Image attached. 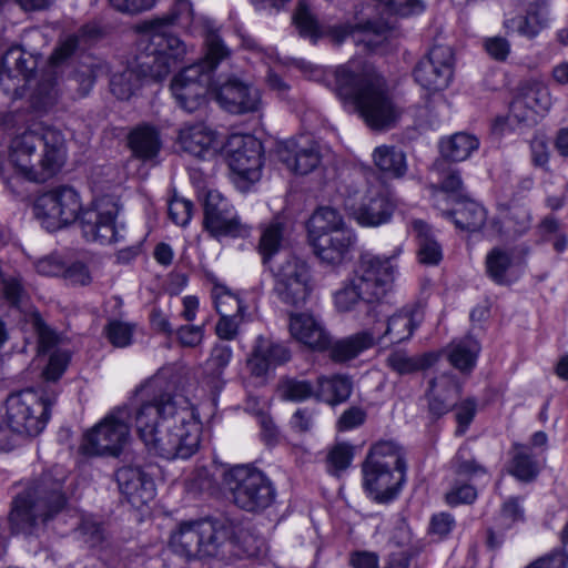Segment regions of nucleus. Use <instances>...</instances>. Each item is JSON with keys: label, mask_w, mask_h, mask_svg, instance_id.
<instances>
[{"label": "nucleus", "mask_w": 568, "mask_h": 568, "mask_svg": "<svg viewBox=\"0 0 568 568\" xmlns=\"http://www.w3.org/2000/svg\"><path fill=\"white\" fill-rule=\"evenodd\" d=\"M169 388L170 383L162 373L140 386L134 426L149 454L166 460L187 459L200 447L201 416L187 396Z\"/></svg>", "instance_id": "f257e3e1"}, {"label": "nucleus", "mask_w": 568, "mask_h": 568, "mask_svg": "<svg viewBox=\"0 0 568 568\" xmlns=\"http://www.w3.org/2000/svg\"><path fill=\"white\" fill-rule=\"evenodd\" d=\"M173 28L183 29L192 36L204 32L205 38L209 33L217 34L206 21L195 16L191 0H174L169 12L135 26L139 48L145 51L144 60L139 63L145 77L161 81L185 57L187 47L172 34Z\"/></svg>", "instance_id": "f03ea898"}, {"label": "nucleus", "mask_w": 568, "mask_h": 568, "mask_svg": "<svg viewBox=\"0 0 568 568\" xmlns=\"http://www.w3.org/2000/svg\"><path fill=\"white\" fill-rule=\"evenodd\" d=\"M334 75L337 94L355 106L371 129L385 130L395 124L400 110L374 67L349 61L338 67Z\"/></svg>", "instance_id": "7ed1b4c3"}, {"label": "nucleus", "mask_w": 568, "mask_h": 568, "mask_svg": "<svg viewBox=\"0 0 568 568\" xmlns=\"http://www.w3.org/2000/svg\"><path fill=\"white\" fill-rule=\"evenodd\" d=\"M64 160L63 134L43 123L16 134L8 146V161L14 172L33 182H43L54 175Z\"/></svg>", "instance_id": "20e7f679"}, {"label": "nucleus", "mask_w": 568, "mask_h": 568, "mask_svg": "<svg viewBox=\"0 0 568 568\" xmlns=\"http://www.w3.org/2000/svg\"><path fill=\"white\" fill-rule=\"evenodd\" d=\"M402 252V246H396L385 254H363L353 275L334 293L337 311L346 313L359 303L379 302L393 287Z\"/></svg>", "instance_id": "39448f33"}, {"label": "nucleus", "mask_w": 568, "mask_h": 568, "mask_svg": "<svg viewBox=\"0 0 568 568\" xmlns=\"http://www.w3.org/2000/svg\"><path fill=\"white\" fill-rule=\"evenodd\" d=\"M234 534L227 517L183 520L171 531L169 549L184 565L205 561L219 557Z\"/></svg>", "instance_id": "423d86ee"}, {"label": "nucleus", "mask_w": 568, "mask_h": 568, "mask_svg": "<svg viewBox=\"0 0 568 568\" xmlns=\"http://www.w3.org/2000/svg\"><path fill=\"white\" fill-rule=\"evenodd\" d=\"M114 172L111 168H97L90 175L93 199L81 216L83 236L90 242L114 244L124 239V225L118 217L121 211L119 197L111 190Z\"/></svg>", "instance_id": "0eeeda50"}, {"label": "nucleus", "mask_w": 568, "mask_h": 568, "mask_svg": "<svg viewBox=\"0 0 568 568\" xmlns=\"http://www.w3.org/2000/svg\"><path fill=\"white\" fill-rule=\"evenodd\" d=\"M54 396L42 397L32 388L11 394L0 408V450H11L20 436H37L50 417Z\"/></svg>", "instance_id": "6e6552de"}, {"label": "nucleus", "mask_w": 568, "mask_h": 568, "mask_svg": "<svg viewBox=\"0 0 568 568\" xmlns=\"http://www.w3.org/2000/svg\"><path fill=\"white\" fill-rule=\"evenodd\" d=\"M54 473L59 477L45 473L14 499L9 517L14 531L31 532L39 523H45L64 507V477L59 469Z\"/></svg>", "instance_id": "1a4fd4ad"}, {"label": "nucleus", "mask_w": 568, "mask_h": 568, "mask_svg": "<svg viewBox=\"0 0 568 568\" xmlns=\"http://www.w3.org/2000/svg\"><path fill=\"white\" fill-rule=\"evenodd\" d=\"M229 54L230 51L220 36L209 33L204 59L184 68L172 81V94L182 109L193 112L204 103L206 93H212L214 87L211 82L212 72Z\"/></svg>", "instance_id": "9d476101"}, {"label": "nucleus", "mask_w": 568, "mask_h": 568, "mask_svg": "<svg viewBox=\"0 0 568 568\" xmlns=\"http://www.w3.org/2000/svg\"><path fill=\"white\" fill-rule=\"evenodd\" d=\"M364 487L378 504L392 501L405 479V465L398 446L384 440L375 444L363 464Z\"/></svg>", "instance_id": "9b49d317"}, {"label": "nucleus", "mask_w": 568, "mask_h": 568, "mask_svg": "<svg viewBox=\"0 0 568 568\" xmlns=\"http://www.w3.org/2000/svg\"><path fill=\"white\" fill-rule=\"evenodd\" d=\"M294 23L303 37H308L316 41L320 38L327 37L335 43L343 42L347 37H352L356 43H363L369 49L375 48L385 38L390 29L388 23H373L352 26L349 23H339L334 26H321L313 16L310 7L305 2H300L295 14Z\"/></svg>", "instance_id": "f8f14e48"}, {"label": "nucleus", "mask_w": 568, "mask_h": 568, "mask_svg": "<svg viewBox=\"0 0 568 568\" xmlns=\"http://www.w3.org/2000/svg\"><path fill=\"white\" fill-rule=\"evenodd\" d=\"M552 106V97L547 83L540 79L521 82L514 97L507 116L496 121L500 132L515 131L537 124Z\"/></svg>", "instance_id": "ddd939ff"}, {"label": "nucleus", "mask_w": 568, "mask_h": 568, "mask_svg": "<svg viewBox=\"0 0 568 568\" xmlns=\"http://www.w3.org/2000/svg\"><path fill=\"white\" fill-rule=\"evenodd\" d=\"M224 481L233 503L245 511H263L274 501L275 489L271 480L254 467L234 466L226 471Z\"/></svg>", "instance_id": "4468645a"}, {"label": "nucleus", "mask_w": 568, "mask_h": 568, "mask_svg": "<svg viewBox=\"0 0 568 568\" xmlns=\"http://www.w3.org/2000/svg\"><path fill=\"white\" fill-rule=\"evenodd\" d=\"M345 206L359 225L377 227L390 221L396 201L383 184L365 182L349 190Z\"/></svg>", "instance_id": "2eb2a0df"}, {"label": "nucleus", "mask_w": 568, "mask_h": 568, "mask_svg": "<svg viewBox=\"0 0 568 568\" xmlns=\"http://www.w3.org/2000/svg\"><path fill=\"white\" fill-rule=\"evenodd\" d=\"M33 211L42 227L53 232L81 220L84 210L78 191L71 186H58L39 195Z\"/></svg>", "instance_id": "dca6fc26"}, {"label": "nucleus", "mask_w": 568, "mask_h": 568, "mask_svg": "<svg viewBox=\"0 0 568 568\" xmlns=\"http://www.w3.org/2000/svg\"><path fill=\"white\" fill-rule=\"evenodd\" d=\"M126 417L125 408H118L106 415L84 434L81 453L88 456H118L131 438Z\"/></svg>", "instance_id": "f3484780"}, {"label": "nucleus", "mask_w": 568, "mask_h": 568, "mask_svg": "<svg viewBox=\"0 0 568 568\" xmlns=\"http://www.w3.org/2000/svg\"><path fill=\"white\" fill-rule=\"evenodd\" d=\"M274 292L278 300L293 307L306 304L314 288L310 265L302 258L290 255L273 268Z\"/></svg>", "instance_id": "a211bd4d"}, {"label": "nucleus", "mask_w": 568, "mask_h": 568, "mask_svg": "<svg viewBox=\"0 0 568 568\" xmlns=\"http://www.w3.org/2000/svg\"><path fill=\"white\" fill-rule=\"evenodd\" d=\"M224 156L242 189L257 182L262 175V145L252 135L232 134L226 139Z\"/></svg>", "instance_id": "6ab92c4d"}, {"label": "nucleus", "mask_w": 568, "mask_h": 568, "mask_svg": "<svg viewBox=\"0 0 568 568\" xmlns=\"http://www.w3.org/2000/svg\"><path fill=\"white\" fill-rule=\"evenodd\" d=\"M455 58L449 45L435 44L414 70L415 81L427 92L446 90L454 77Z\"/></svg>", "instance_id": "aec40b11"}, {"label": "nucleus", "mask_w": 568, "mask_h": 568, "mask_svg": "<svg viewBox=\"0 0 568 568\" xmlns=\"http://www.w3.org/2000/svg\"><path fill=\"white\" fill-rule=\"evenodd\" d=\"M212 94L219 105L232 114L255 113L262 109V92L252 82L230 77L214 83Z\"/></svg>", "instance_id": "412c9836"}, {"label": "nucleus", "mask_w": 568, "mask_h": 568, "mask_svg": "<svg viewBox=\"0 0 568 568\" xmlns=\"http://www.w3.org/2000/svg\"><path fill=\"white\" fill-rule=\"evenodd\" d=\"M181 151L202 161H213L224 154L226 139L203 122L184 123L178 132Z\"/></svg>", "instance_id": "4be33fe9"}, {"label": "nucleus", "mask_w": 568, "mask_h": 568, "mask_svg": "<svg viewBox=\"0 0 568 568\" xmlns=\"http://www.w3.org/2000/svg\"><path fill=\"white\" fill-rule=\"evenodd\" d=\"M204 226L215 239L244 236L247 229L230 201L217 190H209L204 199Z\"/></svg>", "instance_id": "5701e85b"}, {"label": "nucleus", "mask_w": 568, "mask_h": 568, "mask_svg": "<svg viewBox=\"0 0 568 568\" xmlns=\"http://www.w3.org/2000/svg\"><path fill=\"white\" fill-rule=\"evenodd\" d=\"M443 217L452 221L456 229L466 232H483L487 237H495L503 233L501 224L498 220L487 221L485 207L476 201L462 199L447 206L446 213H440Z\"/></svg>", "instance_id": "b1692460"}, {"label": "nucleus", "mask_w": 568, "mask_h": 568, "mask_svg": "<svg viewBox=\"0 0 568 568\" xmlns=\"http://www.w3.org/2000/svg\"><path fill=\"white\" fill-rule=\"evenodd\" d=\"M277 154L288 171L302 175L315 170L322 158L318 144L310 136L285 141L280 145Z\"/></svg>", "instance_id": "393cba45"}, {"label": "nucleus", "mask_w": 568, "mask_h": 568, "mask_svg": "<svg viewBox=\"0 0 568 568\" xmlns=\"http://www.w3.org/2000/svg\"><path fill=\"white\" fill-rule=\"evenodd\" d=\"M420 322L419 312L415 307H405L384 322H377L371 328L377 343L398 344L407 341Z\"/></svg>", "instance_id": "a878e982"}, {"label": "nucleus", "mask_w": 568, "mask_h": 568, "mask_svg": "<svg viewBox=\"0 0 568 568\" xmlns=\"http://www.w3.org/2000/svg\"><path fill=\"white\" fill-rule=\"evenodd\" d=\"M116 481L122 496L135 508L146 505L155 497L153 479L140 467L120 468L116 471Z\"/></svg>", "instance_id": "bb28decb"}, {"label": "nucleus", "mask_w": 568, "mask_h": 568, "mask_svg": "<svg viewBox=\"0 0 568 568\" xmlns=\"http://www.w3.org/2000/svg\"><path fill=\"white\" fill-rule=\"evenodd\" d=\"M288 359L290 351L284 345L258 336L247 358V366L252 375L265 377L273 368Z\"/></svg>", "instance_id": "cd10ccee"}, {"label": "nucleus", "mask_w": 568, "mask_h": 568, "mask_svg": "<svg viewBox=\"0 0 568 568\" xmlns=\"http://www.w3.org/2000/svg\"><path fill=\"white\" fill-rule=\"evenodd\" d=\"M288 328L295 341L310 348L324 349L329 344L322 322L311 313H291Z\"/></svg>", "instance_id": "c85d7f7f"}, {"label": "nucleus", "mask_w": 568, "mask_h": 568, "mask_svg": "<svg viewBox=\"0 0 568 568\" xmlns=\"http://www.w3.org/2000/svg\"><path fill=\"white\" fill-rule=\"evenodd\" d=\"M356 242V235L353 230L327 235L322 240L311 243L315 255L323 264L329 266L342 265L349 255L353 245Z\"/></svg>", "instance_id": "c756f323"}, {"label": "nucleus", "mask_w": 568, "mask_h": 568, "mask_svg": "<svg viewBox=\"0 0 568 568\" xmlns=\"http://www.w3.org/2000/svg\"><path fill=\"white\" fill-rule=\"evenodd\" d=\"M435 170L439 174V186H432V200L434 206L440 212L446 213L447 206H450L455 201L462 200L459 191L463 186V181L459 171L456 169H445V163L438 161L435 163Z\"/></svg>", "instance_id": "7c9ffc66"}, {"label": "nucleus", "mask_w": 568, "mask_h": 568, "mask_svg": "<svg viewBox=\"0 0 568 568\" xmlns=\"http://www.w3.org/2000/svg\"><path fill=\"white\" fill-rule=\"evenodd\" d=\"M351 230L342 214L337 210L328 206L317 209L307 223L310 244L327 235H336L337 233H344V231Z\"/></svg>", "instance_id": "2f4dec72"}, {"label": "nucleus", "mask_w": 568, "mask_h": 568, "mask_svg": "<svg viewBox=\"0 0 568 568\" xmlns=\"http://www.w3.org/2000/svg\"><path fill=\"white\" fill-rule=\"evenodd\" d=\"M377 170L388 179H402L408 170L405 152L395 145H378L372 153Z\"/></svg>", "instance_id": "473e14b6"}, {"label": "nucleus", "mask_w": 568, "mask_h": 568, "mask_svg": "<svg viewBox=\"0 0 568 568\" xmlns=\"http://www.w3.org/2000/svg\"><path fill=\"white\" fill-rule=\"evenodd\" d=\"M37 67L38 58L36 55L27 54L19 47H11L1 59V80L4 75L8 79L21 75L27 83H30Z\"/></svg>", "instance_id": "72a5a7b5"}, {"label": "nucleus", "mask_w": 568, "mask_h": 568, "mask_svg": "<svg viewBox=\"0 0 568 568\" xmlns=\"http://www.w3.org/2000/svg\"><path fill=\"white\" fill-rule=\"evenodd\" d=\"M287 244V230L280 219H273L260 225V239L257 250L263 262L267 263Z\"/></svg>", "instance_id": "f704fd0d"}, {"label": "nucleus", "mask_w": 568, "mask_h": 568, "mask_svg": "<svg viewBox=\"0 0 568 568\" xmlns=\"http://www.w3.org/2000/svg\"><path fill=\"white\" fill-rule=\"evenodd\" d=\"M409 232L417 240L419 262L426 265H437L443 258V250L430 226L422 220H414L409 225Z\"/></svg>", "instance_id": "c9c22d12"}, {"label": "nucleus", "mask_w": 568, "mask_h": 568, "mask_svg": "<svg viewBox=\"0 0 568 568\" xmlns=\"http://www.w3.org/2000/svg\"><path fill=\"white\" fill-rule=\"evenodd\" d=\"M459 385L449 374L440 375L430 383L429 409L436 415L445 414L459 393Z\"/></svg>", "instance_id": "e433bc0d"}, {"label": "nucleus", "mask_w": 568, "mask_h": 568, "mask_svg": "<svg viewBox=\"0 0 568 568\" xmlns=\"http://www.w3.org/2000/svg\"><path fill=\"white\" fill-rule=\"evenodd\" d=\"M376 343V337L371 329L355 333L345 338L338 339L331 347V357L335 362H347Z\"/></svg>", "instance_id": "4c0bfd02"}, {"label": "nucleus", "mask_w": 568, "mask_h": 568, "mask_svg": "<svg viewBox=\"0 0 568 568\" xmlns=\"http://www.w3.org/2000/svg\"><path fill=\"white\" fill-rule=\"evenodd\" d=\"M353 390V382L346 375L322 376L317 379L315 397L337 405L348 399Z\"/></svg>", "instance_id": "58836bf2"}, {"label": "nucleus", "mask_w": 568, "mask_h": 568, "mask_svg": "<svg viewBox=\"0 0 568 568\" xmlns=\"http://www.w3.org/2000/svg\"><path fill=\"white\" fill-rule=\"evenodd\" d=\"M517 264L513 252L501 247L493 248L486 256V271L489 277L498 284L513 281Z\"/></svg>", "instance_id": "ea45409f"}, {"label": "nucleus", "mask_w": 568, "mask_h": 568, "mask_svg": "<svg viewBox=\"0 0 568 568\" xmlns=\"http://www.w3.org/2000/svg\"><path fill=\"white\" fill-rule=\"evenodd\" d=\"M478 146V139L466 132H457L444 138L439 144L442 155L455 162L467 160Z\"/></svg>", "instance_id": "a19ab883"}, {"label": "nucleus", "mask_w": 568, "mask_h": 568, "mask_svg": "<svg viewBox=\"0 0 568 568\" xmlns=\"http://www.w3.org/2000/svg\"><path fill=\"white\" fill-rule=\"evenodd\" d=\"M480 352L479 343L471 336L452 342L448 349L450 364L463 373L473 371Z\"/></svg>", "instance_id": "79ce46f5"}, {"label": "nucleus", "mask_w": 568, "mask_h": 568, "mask_svg": "<svg viewBox=\"0 0 568 568\" xmlns=\"http://www.w3.org/2000/svg\"><path fill=\"white\" fill-rule=\"evenodd\" d=\"M129 145L135 156L149 160L156 156L161 142L158 132L153 128L143 125L130 133Z\"/></svg>", "instance_id": "37998d69"}, {"label": "nucleus", "mask_w": 568, "mask_h": 568, "mask_svg": "<svg viewBox=\"0 0 568 568\" xmlns=\"http://www.w3.org/2000/svg\"><path fill=\"white\" fill-rule=\"evenodd\" d=\"M503 26L507 33L534 39L547 27V19L539 13L529 12L527 16L506 18Z\"/></svg>", "instance_id": "c03bdc74"}, {"label": "nucleus", "mask_w": 568, "mask_h": 568, "mask_svg": "<svg viewBox=\"0 0 568 568\" xmlns=\"http://www.w3.org/2000/svg\"><path fill=\"white\" fill-rule=\"evenodd\" d=\"M539 471L538 464L530 449L523 445L514 447L509 473L519 480H532Z\"/></svg>", "instance_id": "a18cd8bd"}, {"label": "nucleus", "mask_w": 568, "mask_h": 568, "mask_svg": "<svg viewBox=\"0 0 568 568\" xmlns=\"http://www.w3.org/2000/svg\"><path fill=\"white\" fill-rule=\"evenodd\" d=\"M212 300L216 312L220 315L237 314L245 318L246 306L239 295L222 284H214L212 287Z\"/></svg>", "instance_id": "49530a36"}, {"label": "nucleus", "mask_w": 568, "mask_h": 568, "mask_svg": "<svg viewBox=\"0 0 568 568\" xmlns=\"http://www.w3.org/2000/svg\"><path fill=\"white\" fill-rule=\"evenodd\" d=\"M141 85V78L133 69L114 72L110 81L111 92L120 100L130 99Z\"/></svg>", "instance_id": "de8ad7c7"}, {"label": "nucleus", "mask_w": 568, "mask_h": 568, "mask_svg": "<svg viewBox=\"0 0 568 568\" xmlns=\"http://www.w3.org/2000/svg\"><path fill=\"white\" fill-rule=\"evenodd\" d=\"M436 358L437 356L430 353L419 357H409L403 353H394L388 357L387 362L388 365L399 374H408L429 367Z\"/></svg>", "instance_id": "09e8293b"}, {"label": "nucleus", "mask_w": 568, "mask_h": 568, "mask_svg": "<svg viewBox=\"0 0 568 568\" xmlns=\"http://www.w3.org/2000/svg\"><path fill=\"white\" fill-rule=\"evenodd\" d=\"M233 356L232 347L225 344H215L211 351L210 357L205 363V372L212 377L213 382H219L229 366Z\"/></svg>", "instance_id": "8fccbe9b"}, {"label": "nucleus", "mask_w": 568, "mask_h": 568, "mask_svg": "<svg viewBox=\"0 0 568 568\" xmlns=\"http://www.w3.org/2000/svg\"><path fill=\"white\" fill-rule=\"evenodd\" d=\"M354 458V446L347 443H337L327 454V468L331 474L338 475L345 470Z\"/></svg>", "instance_id": "3c124183"}, {"label": "nucleus", "mask_w": 568, "mask_h": 568, "mask_svg": "<svg viewBox=\"0 0 568 568\" xmlns=\"http://www.w3.org/2000/svg\"><path fill=\"white\" fill-rule=\"evenodd\" d=\"M57 98L58 90L55 89L52 79L43 80L33 90L30 97L31 106L36 111H47L55 103Z\"/></svg>", "instance_id": "603ef678"}, {"label": "nucleus", "mask_w": 568, "mask_h": 568, "mask_svg": "<svg viewBox=\"0 0 568 568\" xmlns=\"http://www.w3.org/2000/svg\"><path fill=\"white\" fill-rule=\"evenodd\" d=\"M455 471L458 476L473 479L486 474L483 466L478 465L470 456L466 447H460L453 460Z\"/></svg>", "instance_id": "864d4df0"}, {"label": "nucleus", "mask_w": 568, "mask_h": 568, "mask_svg": "<svg viewBox=\"0 0 568 568\" xmlns=\"http://www.w3.org/2000/svg\"><path fill=\"white\" fill-rule=\"evenodd\" d=\"M540 232L542 241L551 243L558 253L567 248L568 237L555 219H545L540 224Z\"/></svg>", "instance_id": "5fc2aeb1"}, {"label": "nucleus", "mask_w": 568, "mask_h": 568, "mask_svg": "<svg viewBox=\"0 0 568 568\" xmlns=\"http://www.w3.org/2000/svg\"><path fill=\"white\" fill-rule=\"evenodd\" d=\"M377 6L389 14L407 17L423 12L422 0H376Z\"/></svg>", "instance_id": "6e6d98bb"}, {"label": "nucleus", "mask_w": 568, "mask_h": 568, "mask_svg": "<svg viewBox=\"0 0 568 568\" xmlns=\"http://www.w3.org/2000/svg\"><path fill=\"white\" fill-rule=\"evenodd\" d=\"M135 326L128 322L111 321L105 327L109 341L116 347H125L131 344Z\"/></svg>", "instance_id": "4d7b16f0"}, {"label": "nucleus", "mask_w": 568, "mask_h": 568, "mask_svg": "<svg viewBox=\"0 0 568 568\" xmlns=\"http://www.w3.org/2000/svg\"><path fill=\"white\" fill-rule=\"evenodd\" d=\"M71 354L68 349L58 348L53 351L50 356L45 368L43 369V377L45 381H58L67 369Z\"/></svg>", "instance_id": "13d9d810"}, {"label": "nucleus", "mask_w": 568, "mask_h": 568, "mask_svg": "<svg viewBox=\"0 0 568 568\" xmlns=\"http://www.w3.org/2000/svg\"><path fill=\"white\" fill-rule=\"evenodd\" d=\"M281 392L284 399L301 402L315 396L316 388L306 381L290 379L283 383Z\"/></svg>", "instance_id": "bf43d9fd"}, {"label": "nucleus", "mask_w": 568, "mask_h": 568, "mask_svg": "<svg viewBox=\"0 0 568 568\" xmlns=\"http://www.w3.org/2000/svg\"><path fill=\"white\" fill-rule=\"evenodd\" d=\"M483 48L490 59L498 62L506 61L511 52L510 42L501 36L485 38L483 40Z\"/></svg>", "instance_id": "052dcab7"}, {"label": "nucleus", "mask_w": 568, "mask_h": 568, "mask_svg": "<svg viewBox=\"0 0 568 568\" xmlns=\"http://www.w3.org/2000/svg\"><path fill=\"white\" fill-rule=\"evenodd\" d=\"M193 205L190 201L174 196L169 202V216L179 226H186L192 216Z\"/></svg>", "instance_id": "680f3d73"}, {"label": "nucleus", "mask_w": 568, "mask_h": 568, "mask_svg": "<svg viewBox=\"0 0 568 568\" xmlns=\"http://www.w3.org/2000/svg\"><path fill=\"white\" fill-rule=\"evenodd\" d=\"M220 320L215 325V333L219 338L224 341H233L239 334L240 324L244 321L241 315L226 314L220 315Z\"/></svg>", "instance_id": "e2e57ef3"}, {"label": "nucleus", "mask_w": 568, "mask_h": 568, "mask_svg": "<svg viewBox=\"0 0 568 568\" xmlns=\"http://www.w3.org/2000/svg\"><path fill=\"white\" fill-rule=\"evenodd\" d=\"M477 497L476 489L469 484L456 483L446 494V501L450 506L470 504Z\"/></svg>", "instance_id": "0e129e2a"}, {"label": "nucleus", "mask_w": 568, "mask_h": 568, "mask_svg": "<svg viewBox=\"0 0 568 568\" xmlns=\"http://www.w3.org/2000/svg\"><path fill=\"white\" fill-rule=\"evenodd\" d=\"M525 568H568V555L562 549H557L540 557Z\"/></svg>", "instance_id": "69168bd1"}, {"label": "nucleus", "mask_w": 568, "mask_h": 568, "mask_svg": "<svg viewBox=\"0 0 568 568\" xmlns=\"http://www.w3.org/2000/svg\"><path fill=\"white\" fill-rule=\"evenodd\" d=\"M78 532L83 541L90 546H95L102 539L101 527L92 517H84L82 519Z\"/></svg>", "instance_id": "338daca9"}, {"label": "nucleus", "mask_w": 568, "mask_h": 568, "mask_svg": "<svg viewBox=\"0 0 568 568\" xmlns=\"http://www.w3.org/2000/svg\"><path fill=\"white\" fill-rule=\"evenodd\" d=\"M524 509L517 498H509L503 504L500 511V519L505 527H510L513 524L523 520Z\"/></svg>", "instance_id": "774afa93"}]
</instances>
